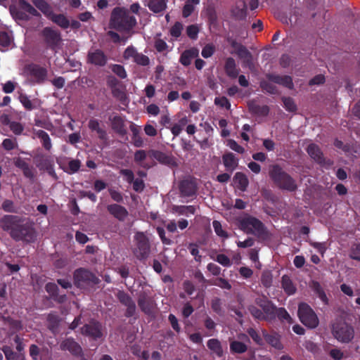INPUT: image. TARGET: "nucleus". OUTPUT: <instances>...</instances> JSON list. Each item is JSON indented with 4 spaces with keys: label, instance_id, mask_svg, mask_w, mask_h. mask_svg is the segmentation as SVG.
<instances>
[{
    "label": "nucleus",
    "instance_id": "obj_13",
    "mask_svg": "<svg viewBox=\"0 0 360 360\" xmlns=\"http://www.w3.org/2000/svg\"><path fill=\"white\" fill-rule=\"evenodd\" d=\"M81 333L94 340H97L103 336L102 324L98 321L91 320L81 328Z\"/></svg>",
    "mask_w": 360,
    "mask_h": 360
},
{
    "label": "nucleus",
    "instance_id": "obj_46",
    "mask_svg": "<svg viewBox=\"0 0 360 360\" xmlns=\"http://www.w3.org/2000/svg\"><path fill=\"white\" fill-rule=\"evenodd\" d=\"M172 209L174 212L182 215L194 214L196 210L193 205H174Z\"/></svg>",
    "mask_w": 360,
    "mask_h": 360
},
{
    "label": "nucleus",
    "instance_id": "obj_63",
    "mask_svg": "<svg viewBox=\"0 0 360 360\" xmlns=\"http://www.w3.org/2000/svg\"><path fill=\"white\" fill-rule=\"evenodd\" d=\"M188 248L191 254L195 257V260L198 262H201L202 256L199 255L198 245L195 243H190L188 246Z\"/></svg>",
    "mask_w": 360,
    "mask_h": 360
},
{
    "label": "nucleus",
    "instance_id": "obj_26",
    "mask_svg": "<svg viewBox=\"0 0 360 360\" xmlns=\"http://www.w3.org/2000/svg\"><path fill=\"white\" fill-rule=\"evenodd\" d=\"M36 166L40 171H45L54 164L53 160L49 155L39 153L34 158Z\"/></svg>",
    "mask_w": 360,
    "mask_h": 360
},
{
    "label": "nucleus",
    "instance_id": "obj_58",
    "mask_svg": "<svg viewBox=\"0 0 360 360\" xmlns=\"http://www.w3.org/2000/svg\"><path fill=\"white\" fill-rule=\"evenodd\" d=\"M214 259L225 267H229L232 265L231 259L224 254L217 255Z\"/></svg>",
    "mask_w": 360,
    "mask_h": 360
},
{
    "label": "nucleus",
    "instance_id": "obj_3",
    "mask_svg": "<svg viewBox=\"0 0 360 360\" xmlns=\"http://www.w3.org/2000/svg\"><path fill=\"white\" fill-rule=\"evenodd\" d=\"M269 176L273 183L281 190L295 192L297 189L296 180L278 164L269 166Z\"/></svg>",
    "mask_w": 360,
    "mask_h": 360
},
{
    "label": "nucleus",
    "instance_id": "obj_4",
    "mask_svg": "<svg viewBox=\"0 0 360 360\" xmlns=\"http://www.w3.org/2000/svg\"><path fill=\"white\" fill-rule=\"evenodd\" d=\"M136 25V19L124 8L115 7L111 13L110 26L118 31H130Z\"/></svg>",
    "mask_w": 360,
    "mask_h": 360
},
{
    "label": "nucleus",
    "instance_id": "obj_17",
    "mask_svg": "<svg viewBox=\"0 0 360 360\" xmlns=\"http://www.w3.org/2000/svg\"><path fill=\"white\" fill-rule=\"evenodd\" d=\"M150 158L156 160L160 164L169 167H176L177 163L174 157L158 150H150L148 152Z\"/></svg>",
    "mask_w": 360,
    "mask_h": 360
},
{
    "label": "nucleus",
    "instance_id": "obj_47",
    "mask_svg": "<svg viewBox=\"0 0 360 360\" xmlns=\"http://www.w3.org/2000/svg\"><path fill=\"white\" fill-rule=\"evenodd\" d=\"M147 153L143 150H136L134 153V161L146 169H149L150 166L148 164H143L142 162L146 160Z\"/></svg>",
    "mask_w": 360,
    "mask_h": 360
},
{
    "label": "nucleus",
    "instance_id": "obj_31",
    "mask_svg": "<svg viewBox=\"0 0 360 360\" xmlns=\"http://www.w3.org/2000/svg\"><path fill=\"white\" fill-rule=\"evenodd\" d=\"M88 127L92 131H96L97 133L99 139L103 141H106L108 140L107 132L104 129L100 127L99 120L94 118L91 119L89 121Z\"/></svg>",
    "mask_w": 360,
    "mask_h": 360
},
{
    "label": "nucleus",
    "instance_id": "obj_29",
    "mask_svg": "<svg viewBox=\"0 0 360 360\" xmlns=\"http://www.w3.org/2000/svg\"><path fill=\"white\" fill-rule=\"evenodd\" d=\"M34 134L40 140L42 147L46 151H50L52 148L51 139L47 132L42 129H33Z\"/></svg>",
    "mask_w": 360,
    "mask_h": 360
},
{
    "label": "nucleus",
    "instance_id": "obj_57",
    "mask_svg": "<svg viewBox=\"0 0 360 360\" xmlns=\"http://www.w3.org/2000/svg\"><path fill=\"white\" fill-rule=\"evenodd\" d=\"M11 13L12 15L18 20L27 21L30 19L29 15L20 8L18 9H11Z\"/></svg>",
    "mask_w": 360,
    "mask_h": 360
},
{
    "label": "nucleus",
    "instance_id": "obj_34",
    "mask_svg": "<svg viewBox=\"0 0 360 360\" xmlns=\"http://www.w3.org/2000/svg\"><path fill=\"white\" fill-rule=\"evenodd\" d=\"M111 121V127L112 129L117 134L120 135H124L127 133L124 120L120 115H115L112 119H110Z\"/></svg>",
    "mask_w": 360,
    "mask_h": 360
},
{
    "label": "nucleus",
    "instance_id": "obj_6",
    "mask_svg": "<svg viewBox=\"0 0 360 360\" xmlns=\"http://www.w3.org/2000/svg\"><path fill=\"white\" fill-rule=\"evenodd\" d=\"M239 226L241 230L256 236L257 238H266L268 236V231L264 224L257 218L245 214V217L238 220Z\"/></svg>",
    "mask_w": 360,
    "mask_h": 360
},
{
    "label": "nucleus",
    "instance_id": "obj_33",
    "mask_svg": "<svg viewBox=\"0 0 360 360\" xmlns=\"http://www.w3.org/2000/svg\"><path fill=\"white\" fill-rule=\"evenodd\" d=\"M262 335L266 342L271 346L278 349H281L282 348V344L280 341L279 335L277 333H268L266 330H263Z\"/></svg>",
    "mask_w": 360,
    "mask_h": 360
},
{
    "label": "nucleus",
    "instance_id": "obj_54",
    "mask_svg": "<svg viewBox=\"0 0 360 360\" xmlns=\"http://www.w3.org/2000/svg\"><path fill=\"white\" fill-rule=\"evenodd\" d=\"M200 28L198 25H191L186 27V34L192 40L198 39Z\"/></svg>",
    "mask_w": 360,
    "mask_h": 360
},
{
    "label": "nucleus",
    "instance_id": "obj_12",
    "mask_svg": "<svg viewBox=\"0 0 360 360\" xmlns=\"http://www.w3.org/2000/svg\"><path fill=\"white\" fill-rule=\"evenodd\" d=\"M228 42L230 46L234 49L238 57L243 60L244 65L252 69L253 67V58L252 53L247 49V48L238 42L236 39H228Z\"/></svg>",
    "mask_w": 360,
    "mask_h": 360
},
{
    "label": "nucleus",
    "instance_id": "obj_22",
    "mask_svg": "<svg viewBox=\"0 0 360 360\" xmlns=\"http://www.w3.org/2000/svg\"><path fill=\"white\" fill-rule=\"evenodd\" d=\"M108 212L115 219L120 221H124L129 213L127 210L119 204H110L107 206Z\"/></svg>",
    "mask_w": 360,
    "mask_h": 360
},
{
    "label": "nucleus",
    "instance_id": "obj_5",
    "mask_svg": "<svg viewBox=\"0 0 360 360\" xmlns=\"http://www.w3.org/2000/svg\"><path fill=\"white\" fill-rule=\"evenodd\" d=\"M74 285L79 289L86 290L100 283V278L91 270L79 267L73 273Z\"/></svg>",
    "mask_w": 360,
    "mask_h": 360
},
{
    "label": "nucleus",
    "instance_id": "obj_42",
    "mask_svg": "<svg viewBox=\"0 0 360 360\" xmlns=\"http://www.w3.org/2000/svg\"><path fill=\"white\" fill-rule=\"evenodd\" d=\"M248 348V345L240 341L233 340L230 342V351L233 354H243L247 352Z\"/></svg>",
    "mask_w": 360,
    "mask_h": 360
},
{
    "label": "nucleus",
    "instance_id": "obj_9",
    "mask_svg": "<svg viewBox=\"0 0 360 360\" xmlns=\"http://www.w3.org/2000/svg\"><path fill=\"white\" fill-rule=\"evenodd\" d=\"M297 314L300 321L307 328L314 329L319 326L318 316L308 304L300 303L298 306Z\"/></svg>",
    "mask_w": 360,
    "mask_h": 360
},
{
    "label": "nucleus",
    "instance_id": "obj_44",
    "mask_svg": "<svg viewBox=\"0 0 360 360\" xmlns=\"http://www.w3.org/2000/svg\"><path fill=\"white\" fill-rule=\"evenodd\" d=\"M311 288L314 293L322 301V302L325 304H328V299L321 284L317 281H313Z\"/></svg>",
    "mask_w": 360,
    "mask_h": 360
},
{
    "label": "nucleus",
    "instance_id": "obj_61",
    "mask_svg": "<svg viewBox=\"0 0 360 360\" xmlns=\"http://www.w3.org/2000/svg\"><path fill=\"white\" fill-rule=\"evenodd\" d=\"M215 52V47L212 44H206L202 50L201 55L203 58H207L211 57Z\"/></svg>",
    "mask_w": 360,
    "mask_h": 360
},
{
    "label": "nucleus",
    "instance_id": "obj_59",
    "mask_svg": "<svg viewBox=\"0 0 360 360\" xmlns=\"http://www.w3.org/2000/svg\"><path fill=\"white\" fill-rule=\"evenodd\" d=\"M1 350L5 354L6 360H15L17 359L18 354L13 351L10 346L4 345Z\"/></svg>",
    "mask_w": 360,
    "mask_h": 360
},
{
    "label": "nucleus",
    "instance_id": "obj_49",
    "mask_svg": "<svg viewBox=\"0 0 360 360\" xmlns=\"http://www.w3.org/2000/svg\"><path fill=\"white\" fill-rule=\"evenodd\" d=\"M260 87L262 89L270 94H278L277 87L272 83L267 81H262L260 82Z\"/></svg>",
    "mask_w": 360,
    "mask_h": 360
},
{
    "label": "nucleus",
    "instance_id": "obj_52",
    "mask_svg": "<svg viewBox=\"0 0 360 360\" xmlns=\"http://www.w3.org/2000/svg\"><path fill=\"white\" fill-rule=\"evenodd\" d=\"M248 311L250 314L259 321H266V318L264 316L263 311L255 305H250L248 307Z\"/></svg>",
    "mask_w": 360,
    "mask_h": 360
},
{
    "label": "nucleus",
    "instance_id": "obj_62",
    "mask_svg": "<svg viewBox=\"0 0 360 360\" xmlns=\"http://www.w3.org/2000/svg\"><path fill=\"white\" fill-rule=\"evenodd\" d=\"M9 128L14 134L18 136L20 135L24 130V126L20 122L15 121H12L9 125Z\"/></svg>",
    "mask_w": 360,
    "mask_h": 360
},
{
    "label": "nucleus",
    "instance_id": "obj_60",
    "mask_svg": "<svg viewBox=\"0 0 360 360\" xmlns=\"http://www.w3.org/2000/svg\"><path fill=\"white\" fill-rule=\"evenodd\" d=\"M183 30V25L180 22H176L170 29V34L175 38L181 36Z\"/></svg>",
    "mask_w": 360,
    "mask_h": 360
},
{
    "label": "nucleus",
    "instance_id": "obj_24",
    "mask_svg": "<svg viewBox=\"0 0 360 360\" xmlns=\"http://www.w3.org/2000/svg\"><path fill=\"white\" fill-rule=\"evenodd\" d=\"M14 165L22 170L23 175L30 179L34 177V168L30 166L23 158L18 157L13 159Z\"/></svg>",
    "mask_w": 360,
    "mask_h": 360
},
{
    "label": "nucleus",
    "instance_id": "obj_11",
    "mask_svg": "<svg viewBox=\"0 0 360 360\" xmlns=\"http://www.w3.org/2000/svg\"><path fill=\"white\" fill-rule=\"evenodd\" d=\"M41 35L46 47L56 53L62 42L60 32L52 27H46L41 30Z\"/></svg>",
    "mask_w": 360,
    "mask_h": 360
},
{
    "label": "nucleus",
    "instance_id": "obj_25",
    "mask_svg": "<svg viewBox=\"0 0 360 360\" xmlns=\"http://www.w3.org/2000/svg\"><path fill=\"white\" fill-rule=\"evenodd\" d=\"M307 152L309 155L318 164L320 165H324L326 163V160L324 158L323 154L319 148L315 143H311L307 146Z\"/></svg>",
    "mask_w": 360,
    "mask_h": 360
},
{
    "label": "nucleus",
    "instance_id": "obj_18",
    "mask_svg": "<svg viewBox=\"0 0 360 360\" xmlns=\"http://www.w3.org/2000/svg\"><path fill=\"white\" fill-rule=\"evenodd\" d=\"M108 61L107 56L101 49H94L89 51L86 56L87 63L95 66L103 67Z\"/></svg>",
    "mask_w": 360,
    "mask_h": 360
},
{
    "label": "nucleus",
    "instance_id": "obj_21",
    "mask_svg": "<svg viewBox=\"0 0 360 360\" xmlns=\"http://www.w3.org/2000/svg\"><path fill=\"white\" fill-rule=\"evenodd\" d=\"M45 290L50 295L51 298L58 304H63L66 302V295H59V288L54 283H47L45 285Z\"/></svg>",
    "mask_w": 360,
    "mask_h": 360
},
{
    "label": "nucleus",
    "instance_id": "obj_39",
    "mask_svg": "<svg viewBox=\"0 0 360 360\" xmlns=\"http://www.w3.org/2000/svg\"><path fill=\"white\" fill-rule=\"evenodd\" d=\"M224 167L228 170L233 171L238 166V159L232 153H227L222 156Z\"/></svg>",
    "mask_w": 360,
    "mask_h": 360
},
{
    "label": "nucleus",
    "instance_id": "obj_55",
    "mask_svg": "<svg viewBox=\"0 0 360 360\" xmlns=\"http://www.w3.org/2000/svg\"><path fill=\"white\" fill-rule=\"evenodd\" d=\"M47 321L49 323V328L50 330H53L58 326L60 318L58 315L55 313H50L47 316Z\"/></svg>",
    "mask_w": 360,
    "mask_h": 360
},
{
    "label": "nucleus",
    "instance_id": "obj_53",
    "mask_svg": "<svg viewBox=\"0 0 360 360\" xmlns=\"http://www.w3.org/2000/svg\"><path fill=\"white\" fill-rule=\"evenodd\" d=\"M212 226H213L214 232L216 233V234L218 236H219L224 239H226L229 238L228 233L222 229L221 224L219 221H217V220L213 221Z\"/></svg>",
    "mask_w": 360,
    "mask_h": 360
},
{
    "label": "nucleus",
    "instance_id": "obj_7",
    "mask_svg": "<svg viewBox=\"0 0 360 360\" xmlns=\"http://www.w3.org/2000/svg\"><path fill=\"white\" fill-rule=\"evenodd\" d=\"M27 80L32 84H42L48 77V70L37 63H30L24 69Z\"/></svg>",
    "mask_w": 360,
    "mask_h": 360
},
{
    "label": "nucleus",
    "instance_id": "obj_1",
    "mask_svg": "<svg viewBox=\"0 0 360 360\" xmlns=\"http://www.w3.org/2000/svg\"><path fill=\"white\" fill-rule=\"evenodd\" d=\"M0 226L17 242L30 243L34 242L37 237L32 225L26 219L18 215H4L0 219Z\"/></svg>",
    "mask_w": 360,
    "mask_h": 360
},
{
    "label": "nucleus",
    "instance_id": "obj_23",
    "mask_svg": "<svg viewBox=\"0 0 360 360\" xmlns=\"http://www.w3.org/2000/svg\"><path fill=\"white\" fill-rule=\"evenodd\" d=\"M266 78L271 82L282 85L290 90L294 89V84L290 76H281L274 74L266 75Z\"/></svg>",
    "mask_w": 360,
    "mask_h": 360
},
{
    "label": "nucleus",
    "instance_id": "obj_35",
    "mask_svg": "<svg viewBox=\"0 0 360 360\" xmlns=\"http://www.w3.org/2000/svg\"><path fill=\"white\" fill-rule=\"evenodd\" d=\"M281 287L288 295H292L297 291V288L288 275H283L281 278Z\"/></svg>",
    "mask_w": 360,
    "mask_h": 360
},
{
    "label": "nucleus",
    "instance_id": "obj_45",
    "mask_svg": "<svg viewBox=\"0 0 360 360\" xmlns=\"http://www.w3.org/2000/svg\"><path fill=\"white\" fill-rule=\"evenodd\" d=\"M207 347L216 354L219 357L222 356L223 349L220 341L218 339H210L207 342Z\"/></svg>",
    "mask_w": 360,
    "mask_h": 360
},
{
    "label": "nucleus",
    "instance_id": "obj_36",
    "mask_svg": "<svg viewBox=\"0 0 360 360\" xmlns=\"http://www.w3.org/2000/svg\"><path fill=\"white\" fill-rule=\"evenodd\" d=\"M248 107L250 112L258 116H266L269 112V108L266 105H260L255 102H250L248 103Z\"/></svg>",
    "mask_w": 360,
    "mask_h": 360
},
{
    "label": "nucleus",
    "instance_id": "obj_43",
    "mask_svg": "<svg viewBox=\"0 0 360 360\" xmlns=\"http://www.w3.org/2000/svg\"><path fill=\"white\" fill-rule=\"evenodd\" d=\"M18 6L27 14H30L32 16L39 17L40 13L34 8L30 3L25 0H19Z\"/></svg>",
    "mask_w": 360,
    "mask_h": 360
},
{
    "label": "nucleus",
    "instance_id": "obj_19",
    "mask_svg": "<svg viewBox=\"0 0 360 360\" xmlns=\"http://www.w3.org/2000/svg\"><path fill=\"white\" fill-rule=\"evenodd\" d=\"M60 347L63 351L70 352L73 356H82L83 355L81 346L72 338H68L62 341Z\"/></svg>",
    "mask_w": 360,
    "mask_h": 360
},
{
    "label": "nucleus",
    "instance_id": "obj_32",
    "mask_svg": "<svg viewBox=\"0 0 360 360\" xmlns=\"http://www.w3.org/2000/svg\"><path fill=\"white\" fill-rule=\"evenodd\" d=\"M168 0H148L146 4L155 13H161L167 8Z\"/></svg>",
    "mask_w": 360,
    "mask_h": 360
},
{
    "label": "nucleus",
    "instance_id": "obj_30",
    "mask_svg": "<svg viewBox=\"0 0 360 360\" xmlns=\"http://www.w3.org/2000/svg\"><path fill=\"white\" fill-rule=\"evenodd\" d=\"M224 70L226 75L232 79L238 77L240 71L236 66L235 60L231 57H229L226 59Z\"/></svg>",
    "mask_w": 360,
    "mask_h": 360
},
{
    "label": "nucleus",
    "instance_id": "obj_48",
    "mask_svg": "<svg viewBox=\"0 0 360 360\" xmlns=\"http://www.w3.org/2000/svg\"><path fill=\"white\" fill-rule=\"evenodd\" d=\"M247 333L257 345L259 346H262L264 345L263 339L257 330L253 328H249L247 330Z\"/></svg>",
    "mask_w": 360,
    "mask_h": 360
},
{
    "label": "nucleus",
    "instance_id": "obj_8",
    "mask_svg": "<svg viewBox=\"0 0 360 360\" xmlns=\"http://www.w3.org/2000/svg\"><path fill=\"white\" fill-rule=\"evenodd\" d=\"M136 247L133 250L135 257L139 259H146L150 253V244L147 235L141 231H138L134 235Z\"/></svg>",
    "mask_w": 360,
    "mask_h": 360
},
{
    "label": "nucleus",
    "instance_id": "obj_2",
    "mask_svg": "<svg viewBox=\"0 0 360 360\" xmlns=\"http://www.w3.org/2000/svg\"><path fill=\"white\" fill-rule=\"evenodd\" d=\"M0 226L17 242L30 243L34 242L37 237L32 225L26 219L18 215H4L0 219Z\"/></svg>",
    "mask_w": 360,
    "mask_h": 360
},
{
    "label": "nucleus",
    "instance_id": "obj_27",
    "mask_svg": "<svg viewBox=\"0 0 360 360\" xmlns=\"http://www.w3.org/2000/svg\"><path fill=\"white\" fill-rule=\"evenodd\" d=\"M137 302L139 308L143 313L146 314H150L152 312V300L146 292H141L139 295Z\"/></svg>",
    "mask_w": 360,
    "mask_h": 360
},
{
    "label": "nucleus",
    "instance_id": "obj_28",
    "mask_svg": "<svg viewBox=\"0 0 360 360\" xmlns=\"http://www.w3.org/2000/svg\"><path fill=\"white\" fill-rule=\"evenodd\" d=\"M18 99L24 108L29 111L37 109L41 106V101L39 99H30V96L25 94H20Z\"/></svg>",
    "mask_w": 360,
    "mask_h": 360
},
{
    "label": "nucleus",
    "instance_id": "obj_56",
    "mask_svg": "<svg viewBox=\"0 0 360 360\" xmlns=\"http://www.w3.org/2000/svg\"><path fill=\"white\" fill-rule=\"evenodd\" d=\"M112 71L121 79H125L127 77V72L123 65L115 64L112 67Z\"/></svg>",
    "mask_w": 360,
    "mask_h": 360
},
{
    "label": "nucleus",
    "instance_id": "obj_16",
    "mask_svg": "<svg viewBox=\"0 0 360 360\" xmlns=\"http://www.w3.org/2000/svg\"><path fill=\"white\" fill-rule=\"evenodd\" d=\"M115 295L119 302L127 307L125 316L129 318L134 316L136 307L131 297L124 290H118Z\"/></svg>",
    "mask_w": 360,
    "mask_h": 360
},
{
    "label": "nucleus",
    "instance_id": "obj_10",
    "mask_svg": "<svg viewBox=\"0 0 360 360\" xmlns=\"http://www.w3.org/2000/svg\"><path fill=\"white\" fill-rule=\"evenodd\" d=\"M332 333L335 338L342 343L350 342L354 336L353 327L345 322L333 323L332 326Z\"/></svg>",
    "mask_w": 360,
    "mask_h": 360
},
{
    "label": "nucleus",
    "instance_id": "obj_64",
    "mask_svg": "<svg viewBox=\"0 0 360 360\" xmlns=\"http://www.w3.org/2000/svg\"><path fill=\"white\" fill-rule=\"evenodd\" d=\"M213 285H217L222 289H231V285L226 279L223 278H217L215 281L213 282Z\"/></svg>",
    "mask_w": 360,
    "mask_h": 360
},
{
    "label": "nucleus",
    "instance_id": "obj_38",
    "mask_svg": "<svg viewBox=\"0 0 360 360\" xmlns=\"http://www.w3.org/2000/svg\"><path fill=\"white\" fill-rule=\"evenodd\" d=\"M48 19L63 29H67L70 27V20L64 14H56L53 12Z\"/></svg>",
    "mask_w": 360,
    "mask_h": 360
},
{
    "label": "nucleus",
    "instance_id": "obj_37",
    "mask_svg": "<svg viewBox=\"0 0 360 360\" xmlns=\"http://www.w3.org/2000/svg\"><path fill=\"white\" fill-rule=\"evenodd\" d=\"M234 183L238 188L241 191H245L249 185V181L247 176L242 172H236L233 177Z\"/></svg>",
    "mask_w": 360,
    "mask_h": 360
},
{
    "label": "nucleus",
    "instance_id": "obj_40",
    "mask_svg": "<svg viewBox=\"0 0 360 360\" xmlns=\"http://www.w3.org/2000/svg\"><path fill=\"white\" fill-rule=\"evenodd\" d=\"M32 2L47 18L52 15L53 9L45 0H32Z\"/></svg>",
    "mask_w": 360,
    "mask_h": 360
},
{
    "label": "nucleus",
    "instance_id": "obj_15",
    "mask_svg": "<svg viewBox=\"0 0 360 360\" xmlns=\"http://www.w3.org/2000/svg\"><path fill=\"white\" fill-rule=\"evenodd\" d=\"M179 190L181 197H193L197 193L198 185L194 179L188 177L179 182Z\"/></svg>",
    "mask_w": 360,
    "mask_h": 360
},
{
    "label": "nucleus",
    "instance_id": "obj_14",
    "mask_svg": "<svg viewBox=\"0 0 360 360\" xmlns=\"http://www.w3.org/2000/svg\"><path fill=\"white\" fill-rule=\"evenodd\" d=\"M123 56L126 60L132 59L134 63L140 66H147L150 64L148 56L138 52L133 46H129L125 49Z\"/></svg>",
    "mask_w": 360,
    "mask_h": 360
},
{
    "label": "nucleus",
    "instance_id": "obj_41",
    "mask_svg": "<svg viewBox=\"0 0 360 360\" xmlns=\"http://www.w3.org/2000/svg\"><path fill=\"white\" fill-rule=\"evenodd\" d=\"M264 316L266 318V321H272L275 319L276 316V307L269 302L266 305H264L262 308Z\"/></svg>",
    "mask_w": 360,
    "mask_h": 360
},
{
    "label": "nucleus",
    "instance_id": "obj_51",
    "mask_svg": "<svg viewBox=\"0 0 360 360\" xmlns=\"http://www.w3.org/2000/svg\"><path fill=\"white\" fill-rule=\"evenodd\" d=\"M221 300L219 297H214L211 300V308L214 312H215L219 316L224 315V311L221 307Z\"/></svg>",
    "mask_w": 360,
    "mask_h": 360
},
{
    "label": "nucleus",
    "instance_id": "obj_50",
    "mask_svg": "<svg viewBox=\"0 0 360 360\" xmlns=\"http://www.w3.org/2000/svg\"><path fill=\"white\" fill-rule=\"evenodd\" d=\"M284 108L288 112H294L297 110V105L291 97H282Z\"/></svg>",
    "mask_w": 360,
    "mask_h": 360
},
{
    "label": "nucleus",
    "instance_id": "obj_20",
    "mask_svg": "<svg viewBox=\"0 0 360 360\" xmlns=\"http://www.w3.org/2000/svg\"><path fill=\"white\" fill-rule=\"evenodd\" d=\"M231 16L236 20H244L247 17V5L245 1L239 0L231 9Z\"/></svg>",
    "mask_w": 360,
    "mask_h": 360
}]
</instances>
